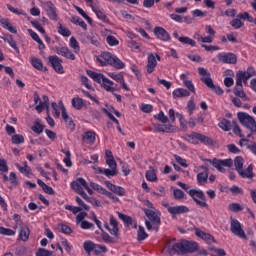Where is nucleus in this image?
Returning <instances> with one entry per match:
<instances>
[{
  "label": "nucleus",
  "mask_w": 256,
  "mask_h": 256,
  "mask_svg": "<svg viewBox=\"0 0 256 256\" xmlns=\"http://www.w3.org/2000/svg\"><path fill=\"white\" fill-rule=\"evenodd\" d=\"M199 251V244L195 241H189L182 239L172 245L170 253L173 255L183 256L189 255V253H197Z\"/></svg>",
  "instance_id": "obj_1"
},
{
  "label": "nucleus",
  "mask_w": 256,
  "mask_h": 256,
  "mask_svg": "<svg viewBox=\"0 0 256 256\" xmlns=\"http://www.w3.org/2000/svg\"><path fill=\"white\" fill-rule=\"evenodd\" d=\"M177 185L191 196L198 207L201 209H209V204H207V196H205L203 190L191 189V186L183 182H177Z\"/></svg>",
  "instance_id": "obj_2"
},
{
  "label": "nucleus",
  "mask_w": 256,
  "mask_h": 256,
  "mask_svg": "<svg viewBox=\"0 0 256 256\" xmlns=\"http://www.w3.org/2000/svg\"><path fill=\"white\" fill-rule=\"evenodd\" d=\"M100 67H114V69H125V62H122L117 55L111 52H101L96 58Z\"/></svg>",
  "instance_id": "obj_3"
},
{
  "label": "nucleus",
  "mask_w": 256,
  "mask_h": 256,
  "mask_svg": "<svg viewBox=\"0 0 256 256\" xmlns=\"http://www.w3.org/2000/svg\"><path fill=\"white\" fill-rule=\"evenodd\" d=\"M144 215L149 220L145 221L147 231H155L156 233L159 231V227H161V212L155 210H149L147 208H142Z\"/></svg>",
  "instance_id": "obj_4"
},
{
  "label": "nucleus",
  "mask_w": 256,
  "mask_h": 256,
  "mask_svg": "<svg viewBox=\"0 0 256 256\" xmlns=\"http://www.w3.org/2000/svg\"><path fill=\"white\" fill-rule=\"evenodd\" d=\"M71 189L78 195H81L87 203H91V197H89V195H93V189H90L87 180L84 178H77L76 181L71 182ZM83 189H86L89 195H87Z\"/></svg>",
  "instance_id": "obj_5"
},
{
  "label": "nucleus",
  "mask_w": 256,
  "mask_h": 256,
  "mask_svg": "<svg viewBox=\"0 0 256 256\" xmlns=\"http://www.w3.org/2000/svg\"><path fill=\"white\" fill-rule=\"evenodd\" d=\"M237 117L239 123L246 129H249V131H251V133L247 135V139H251V137H253V134L256 133L255 118H253V116L249 115V113L246 112H238Z\"/></svg>",
  "instance_id": "obj_6"
},
{
  "label": "nucleus",
  "mask_w": 256,
  "mask_h": 256,
  "mask_svg": "<svg viewBox=\"0 0 256 256\" xmlns=\"http://www.w3.org/2000/svg\"><path fill=\"white\" fill-rule=\"evenodd\" d=\"M186 141L192 145H199V143L203 145H213V139L199 132H192L186 135Z\"/></svg>",
  "instance_id": "obj_7"
},
{
  "label": "nucleus",
  "mask_w": 256,
  "mask_h": 256,
  "mask_svg": "<svg viewBox=\"0 0 256 256\" xmlns=\"http://www.w3.org/2000/svg\"><path fill=\"white\" fill-rule=\"evenodd\" d=\"M83 249L87 255H91V253H94V255H104V253H107V246L96 244L91 240L83 243Z\"/></svg>",
  "instance_id": "obj_8"
},
{
  "label": "nucleus",
  "mask_w": 256,
  "mask_h": 256,
  "mask_svg": "<svg viewBox=\"0 0 256 256\" xmlns=\"http://www.w3.org/2000/svg\"><path fill=\"white\" fill-rule=\"evenodd\" d=\"M230 231L235 237L247 240V234L243 230V224L233 217L230 218Z\"/></svg>",
  "instance_id": "obj_9"
},
{
  "label": "nucleus",
  "mask_w": 256,
  "mask_h": 256,
  "mask_svg": "<svg viewBox=\"0 0 256 256\" xmlns=\"http://www.w3.org/2000/svg\"><path fill=\"white\" fill-rule=\"evenodd\" d=\"M208 163L213 165L220 173H225V168L224 167H231L233 165V160L232 159H224V160H219L217 158L214 159H206Z\"/></svg>",
  "instance_id": "obj_10"
},
{
  "label": "nucleus",
  "mask_w": 256,
  "mask_h": 256,
  "mask_svg": "<svg viewBox=\"0 0 256 256\" xmlns=\"http://www.w3.org/2000/svg\"><path fill=\"white\" fill-rule=\"evenodd\" d=\"M198 74L201 77V81L208 87V89H215V84L213 83V79L211 78V73L207 71L204 67L198 68Z\"/></svg>",
  "instance_id": "obj_11"
},
{
  "label": "nucleus",
  "mask_w": 256,
  "mask_h": 256,
  "mask_svg": "<svg viewBox=\"0 0 256 256\" xmlns=\"http://www.w3.org/2000/svg\"><path fill=\"white\" fill-rule=\"evenodd\" d=\"M48 62L50 63L54 71L59 75H63V73H65V69L63 68V60H61V58H59L58 56H49Z\"/></svg>",
  "instance_id": "obj_12"
},
{
  "label": "nucleus",
  "mask_w": 256,
  "mask_h": 256,
  "mask_svg": "<svg viewBox=\"0 0 256 256\" xmlns=\"http://www.w3.org/2000/svg\"><path fill=\"white\" fill-rule=\"evenodd\" d=\"M109 224L111 225L112 229L109 228ZM109 224L106 223L104 225L105 229L109 231L110 235H113L114 237H119V222L117 221V218L115 216L110 215Z\"/></svg>",
  "instance_id": "obj_13"
},
{
  "label": "nucleus",
  "mask_w": 256,
  "mask_h": 256,
  "mask_svg": "<svg viewBox=\"0 0 256 256\" xmlns=\"http://www.w3.org/2000/svg\"><path fill=\"white\" fill-rule=\"evenodd\" d=\"M218 60L220 63H225L227 65H235L237 63V55L228 52L218 54Z\"/></svg>",
  "instance_id": "obj_14"
},
{
  "label": "nucleus",
  "mask_w": 256,
  "mask_h": 256,
  "mask_svg": "<svg viewBox=\"0 0 256 256\" xmlns=\"http://www.w3.org/2000/svg\"><path fill=\"white\" fill-rule=\"evenodd\" d=\"M157 61H161V56L158 54H149L148 55V60H147V73L151 74L153 71H155V67H157Z\"/></svg>",
  "instance_id": "obj_15"
},
{
  "label": "nucleus",
  "mask_w": 256,
  "mask_h": 256,
  "mask_svg": "<svg viewBox=\"0 0 256 256\" xmlns=\"http://www.w3.org/2000/svg\"><path fill=\"white\" fill-rule=\"evenodd\" d=\"M104 185L107 187V189H109V191H112V193H115V195H118V197H125L126 195V190L125 188L121 187V186H117L113 183H111V181L106 180L104 182Z\"/></svg>",
  "instance_id": "obj_16"
},
{
  "label": "nucleus",
  "mask_w": 256,
  "mask_h": 256,
  "mask_svg": "<svg viewBox=\"0 0 256 256\" xmlns=\"http://www.w3.org/2000/svg\"><path fill=\"white\" fill-rule=\"evenodd\" d=\"M164 207L167 208L170 215H183V213H189V207L185 205L169 206L168 204H164Z\"/></svg>",
  "instance_id": "obj_17"
},
{
  "label": "nucleus",
  "mask_w": 256,
  "mask_h": 256,
  "mask_svg": "<svg viewBox=\"0 0 256 256\" xmlns=\"http://www.w3.org/2000/svg\"><path fill=\"white\" fill-rule=\"evenodd\" d=\"M108 76L114 81H116L117 83H120L124 91H130L129 86L127 85V83H125V76H123V73L110 72L108 73Z\"/></svg>",
  "instance_id": "obj_18"
},
{
  "label": "nucleus",
  "mask_w": 256,
  "mask_h": 256,
  "mask_svg": "<svg viewBox=\"0 0 256 256\" xmlns=\"http://www.w3.org/2000/svg\"><path fill=\"white\" fill-rule=\"evenodd\" d=\"M51 107L53 109V117H55V119L63 117V112L67 113V109H65L63 102H59L58 104L56 102H52Z\"/></svg>",
  "instance_id": "obj_19"
},
{
  "label": "nucleus",
  "mask_w": 256,
  "mask_h": 256,
  "mask_svg": "<svg viewBox=\"0 0 256 256\" xmlns=\"http://www.w3.org/2000/svg\"><path fill=\"white\" fill-rule=\"evenodd\" d=\"M44 9L52 21H57V8H55V5L53 2L48 1L44 4Z\"/></svg>",
  "instance_id": "obj_20"
},
{
  "label": "nucleus",
  "mask_w": 256,
  "mask_h": 256,
  "mask_svg": "<svg viewBox=\"0 0 256 256\" xmlns=\"http://www.w3.org/2000/svg\"><path fill=\"white\" fill-rule=\"evenodd\" d=\"M204 171L197 174V184L200 185V187H203V185H207V179H209V168L207 166L201 167Z\"/></svg>",
  "instance_id": "obj_21"
},
{
  "label": "nucleus",
  "mask_w": 256,
  "mask_h": 256,
  "mask_svg": "<svg viewBox=\"0 0 256 256\" xmlns=\"http://www.w3.org/2000/svg\"><path fill=\"white\" fill-rule=\"evenodd\" d=\"M236 74L242 78L243 83H247L251 77H255L256 72L253 67L249 66L246 71H238Z\"/></svg>",
  "instance_id": "obj_22"
},
{
  "label": "nucleus",
  "mask_w": 256,
  "mask_h": 256,
  "mask_svg": "<svg viewBox=\"0 0 256 256\" xmlns=\"http://www.w3.org/2000/svg\"><path fill=\"white\" fill-rule=\"evenodd\" d=\"M195 235H196V237H199L203 241H206V243H214L215 242V238L213 237V235H211L207 232H204L199 228H195Z\"/></svg>",
  "instance_id": "obj_23"
},
{
  "label": "nucleus",
  "mask_w": 256,
  "mask_h": 256,
  "mask_svg": "<svg viewBox=\"0 0 256 256\" xmlns=\"http://www.w3.org/2000/svg\"><path fill=\"white\" fill-rule=\"evenodd\" d=\"M154 129L158 133H173V132H175V126H173L171 124H155Z\"/></svg>",
  "instance_id": "obj_24"
},
{
  "label": "nucleus",
  "mask_w": 256,
  "mask_h": 256,
  "mask_svg": "<svg viewBox=\"0 0 256 256\" xmlns=\"http://www.w3.org/2000/svg\"><path fill=\"white\" fill-rule=\"evenodd\" d=\"M57 55H61V57H65V59H70V61H75V54L72 53L71 50L67 47H61L56 50Z\"/></svg>",
  "instance_id": "obj_25"
},
{
  "label": "nucleus",
  "mask_w": 256,
  "mask_h": 256,
  "mask_svg": "<svg viewBox=\"0 0 256 256\" xmlns=\"http://www.w3.org/2000/svg\"><path fill=\"white\" fill-rule=\"evenodd\" d=\"M96 173H99L100 175H105L108 177V179H111V177H115L117 175V168H101L97 167L95 168Z\"/></svg>",
  "instance_id": "obj_26"
},
{
  "label": "nucleus",
  "mask_w": 256,
  "mask_h": 256,
  "mask_svg": "<svg viewBox=\"0 0 256 256\" xmlns=\"http://www.w3.org/2000/svg\"><path fill=\"white\" fill-rule=\"evenodd\" d=\"M97 137V133L95 131H87L82 135L83 143H87L88 145H93L95 143V139Z\"/></svg>",
  "instance_id": "obj_27"
},
{
  "label": "nucleus",
  "mask_w": 256,
  "mask_h": 256,
  "mask_svg": "<svg viewBox=\"0 0 256 256\" xmlns=\"http://www.w3.org/2000/svg\"><path fill=\"white\" fill-rule=\"evenodd\" d=\"M106 164L110 169H117V162L115 161V157L113 156V152L111 150H106L105 152Z\"/></svg>",
  "instance_id": "obj_28"
},
{
  "label": "nucleus",
  "mask_w": 256,
  "mask_h": 256,
  "mask_svg": "<svg viewBox=\"0 0 256 256\" xmlns=\"http://www.w3.org/2000/svg\"><path fill=\"white\" fill-rule=\"evenodd\" d=\"M101 87H103V89H105L107 91V93H115V91H117V88L114 87L115 82H113L112 80H110L109 78H104V81L102 84H100Z\"/></svg>",
  "instance_id": "obj_29"
},
{
  "label": "nucleus",
  "mask_w": 256,
  "mask_h": 256,
  "mask_svg": "<svg viewBox=\"0 0 256 256\" xmlns=\"http://www.w3.org/2000/svg\"><path fill=\"white\" fill-rule=\"evenodd\" d=\"M238 174L242 179H253L255 174H253V165H249L246 169H241L238 171Z\"/></svg>",
  "instance_id": "obj_30"
},
{
  "label": "nucleus",
  "mask_w": 256,
  "mask_h": 256,
  "mask_svg": "<svg viewBox=\"0 0 256 256\" xmlns=\"http://www.w3.org/2000/svg\"><path fill=\"white\" fill-rule=\"evenodd\" d=\"M71 105L76 111H81V109H83V107H85L86 102H85V100H83V98L76 96V97L72 98Z\"/></svg>",
  "instance_id": "obj_31"
},
{
  "label": "nucleus",
  "mask_w": 256,
  "mask_h": 256,
  "mask_svg": "<svg viewBox=\"0 0 256 256\" xmlns=\"http://www.w3.org/2000/svg\"><path fill=\"white\" fill-rule=\"evenodd\" d=\"M30 63L34 69H37L38 71H43L44 73L48 71V69L43 66V61L41 59L32 57L30 58Z\"/></svg>",
  "instance_id": "obj_32"
},
{
  "label": "nucleus",
  "mask_w": 256,
  "mask_h": 256,
  "mask_svg": "<svg viewBox=\"0 0 256 256\" xmlns=\"http://www.w3.org/2000/svg\"><path fill=\"white\" fill-rule=\"evenodd\" d=\"M87 75L90 76V78L93 79V81H95V83H98L99 85H102L103 81L106 78L105 75L97 73L92 70H88Z\"/></svg>",
  "instance_id": "obj_33"
},
{
  "label": "nucleus",
  "mask_w": 256,
  "mask_h": 256,
  "mask_svg": "<svg viewBox=\"0 0 256 256\" xmlns=\"http://www.w3.org/2000/svg\"><path fill=\"white\" fill-rule=\"evenodd\" d=\"M43 101H40L38 105H36L35 110L37 113H43L45 109H49V97L43 96L42 97Z\"/></svg>",
  "instance_id": "obj_34"
},
{
  "label": "nucleus",
  "mask_w": 256,
  "mask_h": 256,
  "mask_svg": "<svg viewBox=\"0 0 256 256\" xmlns=\"http://www.w3.org/2000/svg\"><path fill=\"white\" fill-rule=\"evenodd\" d=\"M173 99H181L183 97H189L191 93L189 91L185 90L184 88H176L173 92Z\"/></svg>",
  "instance_id": "obj_35"
},
{
  "label": "nucleus",
  "mask_w": 256,
  "mask_h": 256,
  "mask_svg": "<svg viewBox=\"0 0 256 256\" xmlns=\"http://www.w3.org/2000/svg\"><path fill=\"white\" fill-rule=\"evenodd\" d=\"M31 235V230H29L28 226H22L20 228V232H19V239L20 241H29V236Z\"/></svg>",
  "instance_id": "obj_36"
},
{
  "label": "nucleus",
  "mask_w": 256,
  "mask_h": 256,
  "mask_svg": "<svg viewBox=\"0 0 256 256\" xmlns=\"http://www.w3.org/2000/svg\"><path fill=\"white\" fill-rule=\"evenodd\" d=\"M180 79L183 84L188 88V91H190L191 93H195V85H193V81L187 79V74H181Z\"/></svg>",
  "instance_id": "obj_37"
},
{
  "label": "nucleus",
  "mask_w": 256,
  "mask_h": 256,
  "mask_svg": "<svg viewBox=\"0 0 256 256\" xmlns=\"http://www.w3.org/2000/svg\"><path fill=\"white\" fill-rule=\"evenodd\" d=\"M218 126L220 127V129H222V131H231L233 127V121L231 122V120H227L226 118H223L218 123Z\"/></svg>",
  "instance_id": "obj_38"
},
{
  "label": "nucleus",
  "mask_w": 256,
  "mask_h": 256,
  "mask_svg": "<svg viewBox=\"0 0 256 256\" xmlns=\"http://www.w3.org/2000/svg\"><path fill=\"white\" fill-rule=\"evenodd\" d=\"M62 119L65 122L67 129H75V122H73V118L69 117L67 112L62 113Z\"/></svg>",
  "instance_id": "obj_39"
},
{
  "label": "nucleus",
  "mask_w": 256,
  "mask_h": 256,
  "mask_svg": "<svg viewBox=\"0 0 256 256\" xmlns=\"http://www.w3.org/2000/svg\"><path fill=\"white\" fill-rule=\"evenodd\" d=\"M118 218L123 221L125 227H131L133 225V218L131 216H127L121 212H117Z\"/></svg>",
  "instance_id": "obj_40"
},
{
  "label": "nucleus",
  "mask_w": 256,
  "mask_h": 256,
  "mask_svg": "<svg viewBox=\"0 0 256 256\" xmlns=\"http://www.w3.org/2000/svg\"><path fill=\"white\" fill-rule=\"evenodd\" d=\"M90 187L94 189V191H97V193H100V195H109V191L105 189V187L95 182H90Z\"/></svg>",
  "instance_id": "obj_41"
},
{
  "label": "nucleus",
  "mask_w": 256,
  "mask_h": 256,
  "mask_svg": "<svg viewBox=\"0 0 256 256\" xmlns=\"http://www.w3.org/2000/svg\"><path fill=\"white\" fill-rule=\"evenodd\" d=\"M128 37H129V40L127 41V47L132 49V51H137V49H139L140 46L137 43V41L133 40V37H135V34L129 33Z\"/></svg>",
  "instance_id": "obj_42"
},
{
  "label": "nucleus",
  "mask_w": 256,
  "mask_h": 256,
  "mask_svg": "<svg viewBox=\"0 0 256 256\" xmlns=\"http://www.w3.org/2000/svg\"><path fill=\"white\" fill-rule=\"evenodd\" d=\"M1 26L9 31L10 33H17V30L11 25V22H9V19L2 18L0 20Z\"/></svg>",
  "instance_id": "obj_43"
},
{
  "label": "nucleus",
  "mask_w": 256,
  "mask_h": 256,
  "mask_svg": "<svg viewBox=\"0 0 256 256\" xmlns=\"http://www.w3.org/2000/svg\"><path fill=\"white\" fill-rule=\"evenodd\" d=\"M147 181H150L151 183H155L156 181H158L157 178V172H155V169L150 168L145 175Z\"/></svg>",
  "instance_id": "obj_44"
},
{
  "label": "nucleus",
  "mask_w": 256,
  "mask_h": 256,
  "mask_svg": "<svg viewBox=\"0 0 256 256\" xmlns=\"http://www.w3.org/2000/svg\"><path fill=\"white\" fill-rule=\"evenodd\" d=\"M92 11L96 14V16L98 17V19H100L101 21H106L107 20V15H105V13L103 12V10L99 9V7H97L96 5L91 7Z\"/></svg>",
  "instance_id": "obj_45"
},
{
  "label": "nucleus",
  "mask_w": 256,
  "mask_h": 256,
  "mask_svg": "<svg viewBox=\"0 0 256 256\" xmlns=\"http://www.w3.org/2000/svg\"><path fill=\"white\" fill-rule=\"evenodd\" d=\"M17 169L22 173L23 175H26V177H29L31 175V167L27 165V162H24V166H20L19 164H16Z\"/></svg>",
  "instance_id": "obj_46"
},
{
  "label": "nucleus",
  "mask_w": 256,
  "mask_h": 256,
  "mask_svg": "<svg viewBox=\"0 0 256 256\" xmlns=\"http://www.w3.org/2000/svg\"><path fill=\"white\" fill-rule=\"evenodd\" d=\"M69 46L76 54L81 51V47H79V42L77 41V39H75V37L70 38Z\"/></svg>",
  "instance_id": "obj_47"
},
{
  "label": "nucleus",
  "mask_w": 256,
  "mask_h": 256,
  "mask_svg": "<svg viewBox=\"0 0 256 256\" xmlns=\"http://www.w3.org/2000/svg\"><path fill=\"white\" fill-rule=\"evenodd\" d=\"M149 237V234L145 232V228L143 226H139L138 232H137V241H145Z\"/></svg>",
  "instance_id": "obj_48"
},
{
  "label": "nucleus",
  "mask_w": 256,
  "mask_h": 256,
  "mask_svg": "<svg viewBox=\"0 0 256 256\" xmlns=\"http://www.w3.org/2000/svg\"><path fill=\"white\" fill-rule=\"evenodd\" d=\"M234 95L236 97H240V99H243L244 101H248L247 94H245V91L243 90V87H235L234 88Z\"/></svg>",
  "instance_id": "obj_49"
},
{
  "label": "nucleus",
  "mask_w": 256,
  "mask_h": 256,
  "mask_svg": "<svg viewBox=\"0 0 256 256\" xmlns=\"http://www.w3.org/2000/svg\"><path fill=\"white\" fill-rule=\"evenodd\" d=\"M11 141L13 145H21L25 143V137L21 134H15L12 136Z\"/></svg>",
  "instance_id": "obj_50"
},
{
  "label": "nucleus",
  "mask_w": 256,
  "mask_h": 256,
  "mask_svg": "<svg viewBox=\"0 0 256 256\" xmlns=\"http://www.w3.org/2000/svg\"><path fill=\"white\" fill-rule=\"evenodd\" d=\"M75 9L79 13V15L83 17V19L87 20L89 25H93V20L91 19V17H89V15H87V13H85V11L81 7L75 6Z\"/></svg>",
  "instance_id": "obj_51"
},
{
  "label": "nucleus",
  "mask_w": 256,
  "mask_h": 256,
  "mask_svg": "<svg viewBox=\"0 0 256 256\" xmlns=\"http://www.w3.org/2000/svg\"><path fill=\"white\" fill-rule=\"evenodd\" d=\"M244 207L239 203H231L228 205V210L232 213H239V211H243Z\"/></svg>",
  "instance_id": "obj_52"
},
{
  "label": "nucleus",
  "mask_w": 256,
  "mask_h": 256,
  "mask_svg": "<svg viewBox=\"0 0 256 256\" xmlns=\"http://www.w3.org/2000/svg\"><path fill=\"white\" fill-rule=\"evenodd\" d=\"M60 243L65 249L66 253H71V251H73V246L71 245V243H69V240H67V238H61Z\"/></svg>",
  "instance_id": "obj_53"
},
{
  "label": "nucleus",
  "mask_w": 256,
  "mask_h": 256,
  "mask_svg": "<svg viewBox=\"0 0 256 256\" xmlns=\"http://www.w3.org/2000/svg\"><path fill=\"white\" fill-rule=\"evenodd\" d=\"M243 163H244L243 157L237 156L235 158L234 167H235L237 173H239V171H241V169H243Z\"/></svg>",
  "instance_id": "obj_54"
},
{
  "label": "nucleus",
  "mask_w": 256,
  "mask_h": 256,
  "mask_svg": "<svg viewBox=\"0 0 256 256\" xmlns=\"http://www.w3.org/2000/svg\"><path fill=\"white\" fill-rule=\"evenodd\" d=\"M62 152L65 155V158L63 161H64L66 167H71L73 165V163L71 162V151L62 149Z\"/></svg>",
  "instance_id": "obj_55"
},
{
  "label": "nucleus",
  "mask_w": 256,
  "mask_h": 256,
  "mask_svg": "<svg viewBox=\"0 0 256 256\" xmlns=\"http://www.w3.org/2000/svg\"><path fill=\"white\" fill-rule=\"evenodd\" d=\"M81 229H84L85 231H95V225L87 220H84L83 222H80Z\"/></svg>",
  "instance_id": "obj_56"
},
{
  "label": "nucleus",
  "mask_w": 256,
  "mask_h": 256,
  "mask_svg": "<svg viewBox=\"0 0 256 256\" xmlns=\"http://www.w3.org/2000/svg\"><path fill=\"white\" fill-rule=\"evenodd\" d=\"M0 235H5L6 237H13L15 235V230L1 226Z\"/></svg>",
  "instance_id": "obj_57"
},
{
  "label": "nucleus",
  "mask_w": 256,
  "mask_h": 256,
  "mask_svg": "<svg viewBox=\"0 0 256 256\" xmlns=\"http://www.w3.org/2000/svg\"><path fill=\"white\" fill-rule=\"evenodd\" d=\"M154 119H157V121H160V123H169V118L163 111H160L157 115H155Z\"/></svg>",
  "instance_id": "obj_58"
},
{
  "label": "nucleus",
  "mask_w": 256,
  "mask_h": 256,
  "mask_svg": "<svg viewBox=\"0 0 256 256\" xmlns=\"http://www.w3.org/2000/svg\"><path fill=\"white\" fill-rule=\"evenodd\" d=\"M106 43H108L110 47H117V45H119V41L113 35H108L106 37Z\"/></svg>",
  "instance_id": "obj_59"
},
{
  "label": "nucleus",
  "mask_w": 256,
  "mask_h": 256,
  "mask_svg": "<svg viewBox=\"0 0 256 256\" xmlns=\"http://www.w3.org/2000/svg\"><path fill=\"white\" fill-rule=\"evenodd\" d=\"M43 129H45V126L40 124L39 121H36L32 126V131H34V133H37L38 135H41V133H43Z\"/></svg>",
  "instance_id": "obj_60"
},
{
  "label": "nucleus",
  "mask_w": 256,
  "mask_h": 256,
  "mask_svg": "<svg viewBox=\"0 0 256 256\" xmlns=\"http://www.w3.org/2000/svg\"><path fill=\"white\" fill-rule=\"evenodd\" d=\"M173 197L176 200H181V199H185V192H183V190L176 188L173 190Z\"/></svg>",
  "instance_id": "obj_61"
},
{
  "label": "nucleus",
  "mask_w": 256,
  "mask_h": 256,
  "mask_svg": "<svg viewBox=\"0 0 256 256\" xmlns=\"http://www.w3.org/2000/svg\"><path fill=\"white\" fill-rule=\"evenodd\" d=\"M238 19L242 21H248V23H253V18L249 15V12H243L237 15Z\"/></svg>",
  "instance_id": "obj_62"
},
{
  "label": "nucleus",
  "mask_w": 256,
  "mask_h": 256,
  "mask_svg": "<svg viewBox=\"0 0 256 256\" xmlns=\"http://www.w3.org/2000/svg\"><path fill=\"white\" fill-rule=\"evenodd\" d=\"M31 38L39 44V49H45V44H43V40L39 37L37 33H30Z\"/></svg>",
  "instance_id": "obj_63"
},
{
  "label": "nucleus",
  "mask_w": 256,
  "mask_h": 256,
  "mask_svg": "<svg viewBox=\"0 0 256 256\" xmlns=\"http://www.w3.org/2000/svg\"><path fill=\"white\" fill-rule=\"evenodd\" d=\"M71 21L72 23H75V25H79L80 27H82V29H87V24L85 23V21H83V19L79 17H72Z\"/></svg>",
  "instance_id": "obj_64"
}]
</instances>
